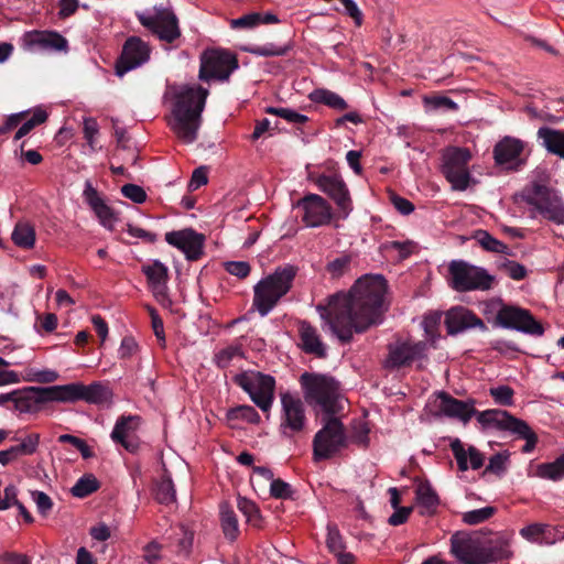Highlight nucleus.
I'll return each mask as SVG.
<instances>
[{
    "label": "nucleus",
    "instance_id": "1",
    "mask_svg": "<svg viewBox=\"0 0 564 564\" xmlns=\"http://www.w3.org/2000/svg\"><path fill=\"white\" fill-rule=\"evenodd\" d=\"M387 289L382 275H365L349 292L329 295L326 304L318 303L316 310L330 332L346 345L351 343L354 334H362L381 323Z\"/></svg>",
    "mask_w": 564,
    "mask_h": 564
},
{
    "label": "nucleus",
    "instance_id": "2",
    "mask_svg": "<svg viewBox=\"0 0 564 564\" xmlns=\"http://www.w3.org/2000/svg\"><path fill=\"white\" fill-rule=\"evenodd\" d=\"M300 383L304 392V399L310 405L318 406L323 412V427L313 440V458H329L348 442L359 447L369 445L370 427L368 422H355L349 437H346L344 425L338 417L344 410V399L339 393V382L333 377L304 372L300 377Z\"/></svg>",
    "mask_w": 564,
    "mask_h": 564
},
{
    "label": "nucleus",
    "instance_id": "3",
    "mask_svg": "<svg viewBox=\"0 0 564 564\" xmlns=\"http://www.w3.org/2000/svg\"><path fill=\"white\" fill-rule=\"evenodd\" d=\"M208 94V89L200 85H184L175 94L172 130L185 143H193L197 139Z\"/></svg>",
    "mask_w": 564,
    "mask_h": 564
},
{
    "label": "nucleus",
    "instance_id": "4",
    "mask_svg": "<svg viewBox=\"0 0 564 564\" xmlns=\"http://www.w3.org/2000/svg\"><path fill=\"white\" fill-rule=\"evenodd\" d=\"M299 268L293 264H283L261 279L253 288L252 306L264 317L290 292L293 286Z\"/></svg>",
    "mask_w": 564,
    "mask_h": 564
},
{
    "label": "nucleus",
    "instance_id": "5",
    "mask_svg": "<svg viewBox=\"0 0 564 564\" xmlns=\"http://www.w3.org/2000/svg\"><path fill=\"white\" fill-rule=\"evenodd\" d=\"M476 419L484 430L508 431L517 434L520 440L525 441L521 445L523 454L531 453L538 443V435L528 423L517 419L506 410L490 409L476 413Z\"/></svg>",
    "mask_w": 564,
    "mask_h": 564
},
{
    "label": "nucleus",
    "instance_id": "6",
    "mask_svg": "<svg viewBox=\"0 0 564 564\" xmlns=\"http://www.w3.org/2000/svg\"><path fill=\"white\" fill-rule=\"evenodd\" d=\"M523 200L543 218L557 225L564 224V200L557 191L533 183L522 194Z\"/></svg>",
    "mask_w": 564,
    "mask_h": 564
},
{
    "label": "nucleus",
    "instance_id": "7",
    "mask_svg": "<svg viewBox=\"0 0 564 564\" xmlns=\"http://www.w3.org/2000/svg\"><path fill=\"white\" fill-rule=\"evenodd\" d=\"M232 381L249 394L262 412L270 411L275 389V379L272 376L249 370L235 375Z\"/></svg>",
    "mask_w": 564,
    "mask_h": 564
},
{
    "label": "nucleus",
    "instance_id": "8",
    "mask_svg": "<svg viewBox=\"0 0 564 564\" xmlns=\"http://www.w3.org/2000/svg\"><path fill=\"white\" fill-rule=\"evenodd\" d=\"M448 271L452 276V286L458 292L488 291L495 282V278L487 270L463 260L452 261Z\"/></svg>",
    "mask_w": 564,
    "mask_h": 564
},
{
    "label": "nucleus",
    "instance_id": "9",
    "mask_svg": "<svg viewBox=\"0 0 564 564\" xmlns=\"http://www.w3.org/2000/svg\"><path fill=\"white\" fill-rule=\"evenodd\" d=\"M238 67V59L234 53L221 48H208L200 55L198 77L203 82L227 80Z\"/></svg>",
    "mask_w": 564,
    "mask_h": 564
},
{
    "label": "nucleus",
    "instance_id": "10",
    "mask_svg": "<svg viewBox=\"0 0 564 564\" xmlns=\"http://www.w3.org/2000/svg\"><path fill=\"white\" fill-rule=\"evenodd\" d=\"M442 173L456 191H465L469 186L470 173L468 163L471 153L466 148L449 147L443 153Z\"/></svg>",
    "mask_w": 564,
    "mask_h": 564
},
{
    "label": "nucleus",
    "instance_id": "11",
    "mask_svg": "<svg viewBox=\"0 0 564 564\" xmlns=\"http://www.w3.org/2000/svg\"><path fill=\"white\" fill-rule=\"evenodd\" d=\"M141 416L133 414L120 415L110 433V438L120 454L138 455L143 446L137 432L141 425Z\"/></svg>",
    "mask_w": 564,
    "mask_h": 564
},
{
    "label": "nucleus",
    "instance_id": "12",
    "mask_svg": "<svg viewBox=\"0 0 564 564\" xmlns=\"http://www.w3.org/2000/svg\"><path fill=\"white\" fill-rule=\"evenodd\" d=\"M310 178L336 204V216L340 219L348 218L354 206L349 189L343 177L337 173H333L311 175Z\"/></svg>",
    "mask_w": 564,
    "mask_h": 564
},
{
    "label": "nucleus",
    "instance_id": "13",
    "mask_svg": "<svg viewBox=\"0 0 564 564\" xmlns=\"http://www.w3.org/2000/svg\"><path fill=\"white\" fill-rule=\"evenodd\" d=\"M495 322L502 328L516 329L531 336L544 334L543 325L534 318L532 313L519 306L502 305L496 314Z\"/></svg>",
    "mask_w": 564,
    "mask_h": 564
},
{
    "label": "nucleus",
    "instance_id": "14",
    "mask_svg": "<svg viewBox=\"0 0 564 564\" xmlns=\"http://www.w3.org/2000/svg\"><path fill=\"white\" fill-rule=\"evenodd\" d=\"M476 401L468 399L467 401L458 400L449 393L441 391L435 394L434 400L427 403L430 412L434 416H447L456 419L464 424L468 423L473 416H476Z\"/></svg>",
    "mask_w": 564,
    "mask_h": 564
},
{
    "label": "nucleus",
    "instance_id": "15",
    "mask_svg": "<svg viewBox=\"0 0 564 564\" xmlns=\"http://www.w3.org/2000/svg\"><path fill=\"white\" fill-rule=\"evenodd\" d=\"M427 343L424 340H397L388 345L384 368L389 370L410 367L414 361L427 358Z\"/></svg>",
    "mask_w": 564,
    "mask_h": 564
},
{
    "label": "nucleus",
    "instance_id": "16",
    "mask_svg": "<svg viewBox=\"0 0 564 564\" xmlns=\"http://www.w3.org/2000/svg\"><path fill=\"white\" fill-rule=\"evenodd\" d=\"M138 20L162 42L173 44L181 37L178 19L170 9H158L153 15L148 17L138 14Z\"/></svg>",
    "mask_w": 564,
    "mask_h": 564
},
{
    "label": "nucleus",
    "instance_id": "17",
    "mask_svg": "<svg viewBox=\"0 0 564 564\" xmlns=\"http://www.w3.org/2000/svg\"><path fill=\"white\" fill-rule=\"evenodd\" d=\"M281 403L280 432L286 437H292L305 429L307 420L304 404L299 398H294L289 393L281 395Z\"/></svg>",
    "mask_w": 564,
    "mask_h": 564
},
{
    "label": "nucleus",
    "instance_id": "18",
    "mask_svg": "<svg viewBox=\"0 0 564 564\" xmlns=\"http://www.w3.org/2000/svg\"><path fill=\"white\" fill-rule=\"evenodd\" d=\"M296 207L302 209V221L307 227L328 225L335 216L330 204L317 194L305 195L296 203Z\"/></svg>",
    "mask_w": 564,
    "mask_h": 564
},
{
    "label": "nucleus",
    "instance_id": "19",
    "mask_svg": "<svg viewBox=\"0 0 564 564\" xmlns=\"http://www.w3.org/2000/svg\"><path fill=\"white\" fill-rule=\"evenodd\" d=\"M150 53L151 48L147 42L138 36L128 37L116 62V74L121 77L126 73L143 65L149 61Z\"/></svg>",
    "mask_w": 564,
    "mask_h": 564
},
{
    "label": "nucleus",
    "instance_id": "20",
    "mask_svg": "<svg viewBox=\"0 0 564 564\" xmlns=\"http://www.w3.org/2000/svg\"><path fill=\"white\" fill-rule=\"evenodd\" d=\"M165 241L185 253L187 260H198L203 254L205 236L192 228L169 231Z\"/></svg>",
    "mask_w": 564,
    "mask_h": 564
},
{
    "label": "nucleus",
    "instance_id": "21",
    "mask_svg": "<svg viewBox=\"0 0 564 564\" xmlns=\"http://www.w3.org/2000/svg\"><path fill=\"white\" fill-rule=\"evenodd\" d=\"M445 325L449 335H456L469 328L487 332L488 327L473 311L464 306L452 307L445 316Z\"/></svg>",
    "mask_w": 564,
    "mask_h": 564
},
{
    "label": "nucleus",
    "instance_id": "22",
    "mask_svg": "<svg viewBox=\"0 0 564 564\" xmlns=\"http://www.w3.org/2000/svg\"><path fill=\"white\" fill-rule=\"evenodd\" d=\"M452 551L462 564H487L485 545L470 539H452Z\"/></svg>",
    "mask_w": 564,
    "mask_h": 564
},
{
    "label": "nucleus",
    "instance_id": "23",
    "mask_svg": "<svg viewBox=\"0 0 564 564\" xmlns=\"http://www.w3.org/2000/svg\"><path fill=\"white\" fill-rule=\"evenodd\" d=\"M524 150V142L512 137H505L494 147V159L498 165L507 163L519 166L523 164L520 159Z\"/></svg>",
    "mask_w": 564,
    "mask_h": 564
},
{
    "label": "nucleus",
    "instance_id": "24",
    "mask_svg": "<svg viewBox=\"0 0 564 564\" xmlns=\"http://www.w3.org/2000/svg\"><path fill=\"white\" fill-rule=\"evenodd\" d=\"M24 43L29 48H50L63 51L67 48V40L55 31H32L24 34Z\"/></svg>",
    "mask_w": 564,
    "mask_h": 564
},
{
    "label": "nucleus",
    "instance_id": "25",
    "mask_svg": "<svg viewBox=\"0 0 564 564\" xmlns=\"http://www.w3.org/2000/svg\"><path fill=\"white\" fill-rule=\"evenodd\" d=\"M83 196L88 206L94 210L100 224L104 227L110 228L113 220V210L105 203L98 191L93 186L89 181H86Z\"/></svg>",
    "mask_w": 564,
    "mask_h": 564
},
{
    "label": "nucleus",
    "instance_id": "26",
    "mask_svg": "<svg viewBox=\"0 0 564 564\" xmlns=\"http://www.w3.org/2000/svg\"><path fill=\"white\" fill-rule=\"evenodd\" d=\"M299 334L302 349L306 354L315 355L318 358H325L326 347L317 333V329L306 321H302L299 326Z\"/></svg>",
    "mask_w": 564,
    "mask_h": 564
},
{
    "label": "nucleus",
    "instance_id": "27",
    "mask_svg": "<svg viewBox=\"0 0 564 564\" xmlns=\"http://www.w3.org/2000/svg\"><path fill=\"white\" fill-rule=\"evenodd\" d=\"M44 387H26L22 390H14L13 409L20 412L31 413L37 412L41 404L46 403L42 400V393L39 390Z\"/></svg>",
    "mask_w": 564,
    "mask_h": 564
},
{
    "label": "nucleus",
    "instance_id": "28",
    "mask_svg": "<svg viewBox=\"0 0 564 564\" xmlns=\"http://www.w3.org/2000/svg\"><path fill=\"white\" fill-rule=\"evenodd\" d=\"M46 402H75L80 400L82 383L44 387L39 390Z\"/></svg>",
    "mask_w": 564,
    "mask_h": 564
},
{
    "label": "nucleus",
    "instance_id": "29",
    "mask_svg": "<svg viewBox=\"0 0 564 564\" xmlns=\"http://www.w3.org/2000/svg\"><path fill=\"white\" fill-rule=\"evenodd\" d=\"M326 545L330 553H333L339 564H354L355 556L346 552V545L338 528L335 524L327 525Z\"/></svg>",
    "mask_w": 564,
    "mask_h": 564
},
{
    "label": "nucleus",
    "instance_id": "30",
    "mask_svg": "<svg viewBox=\"0 0 564 564\" xmlns=\"http://www.w3.org/2000/svg\"><path fill=\"white\" fill-rule=\"evenodd\" d=\"M142 272L153 291L162 293L169 281V269L160 260H154L152 264L142 265Z\"/></svg>",
    "mask_w": 564,
    "mask_h": 564
},
{
    "label": "nucleus",
    "instance_id": "31",
    "mask_svg": "<svg viewBox=\"0 0 564 564\" xmlns=\"http://www.w3.org/2000/svg\"><path fill=\"white\" fill-rule=\"evenodd\" d=\"M487 564L506 561L512 557L511 540L508 536H498L485 545Z\"/></svg>",
    "mask_w": 564,
    "mask_h": 564
},
{
    "label": "nucleus",
    "instance_id": "32",
    "mask_svg": "<svg viewBox=\"0 0 564 564\" xmlns=\"http://www.w3.org/2000/svg\"><path fill=\"white\" fill-rule=\"evenodd\" d=\"M162 476L156 481L154 489V498L161 505H170L175 501L176 492L172 481L171 473L165 467V464H161Z\"/></svg>",
    "mask_w": 564,
    "mask_h": 564
},
{
    "label": "nucleus",
    "instance_id": "33",
    "mask_svg": "<svg viewBox=\"0 0 564 564\" xmlns=\"http://www.w3.org/2000/svg\"><path fill=\"white\" fill-rule=\"evenodd\" d=\"M538 138L543 141V145L550 153L564 159V130L541 127L538 130Z\"/></svg>",
    "mask_w": 564,
    "mask_h": 564
},
{
    "label": "nucleus",
    "instance_id": "34",
    "mask_svg": "<svg viewBox=\"0 0 564 564\" xmlns=\"http://www.w3.org/2000/svg\"><path fill=\"white\" fill-rule=\"evenodd\" d=\"M13 243L21 249H32L35 245V228L28 221H18L11 234Z\"/></svg>",
    "mask_w": 564,
    "mask_h": 564
},
{
    "label": "nucleus",
    "instance_id": "35",
    "mask_svg": "<svg viewBox=\"0 0 564 564\" xmlns=\"http://www.w3.org/2000/svg\"><path fill=\"white\" fill-rule=\"evenodd\" d=\"M226 420L231 427H238L240 422L259 423L260 415L253 406L243 404L229 409L226 413Z\"/></svg>",
    "mask_w": 564,
    "mask_h": 564
},
{
    "label": "nucleus",
    "instance_id": "36",
    "mask_svg": "<svg viewBox=\"0 0 564 564\" xmlns=\"http://www.w3.org/2000/svg\"><path fill=\"white\" fill-rule=\"evenodd\" d=\"M109 388L100 382H94L89 386L82 383L80 400L94 404H105L111 399Z\"/></svg>",
    "mask_w": 564,
    "mask_h": 564
},
{
    "label": "nucleus",
    "instance_id": "37",
    "mask_svg": "<svg viewBox=\"0 0 564 564\" xmlns=\"http://www.w3.org/2000/svg\"><path fill=\"white\" fill-rule=\"evenodd\" d=\"M220 524L227 540L232 542L238 538L240 531L237 516L225 502L220 505Z\"/></svg>",
    "mask_w": 564,
    "mask_h": 564
},
{
    "label": "nucleus",
    "instance_id": "38",
    "mask_svg": "<svg viewBox=\"0 0 564 564\" xmlns=\"http://www.w3.org/2000/svg\"><path fill=\"white\" fill-rule=\"evenodd\" d=\"M416 501L422 508L421 514H430L434 512L436 507L438 506V496L432 489L429 484H419L415 490Z\"/></svg>",
    "mask_w": 564,
    "mask_h": 564
},
{
    "label": "nucleus",
    "instance_id": "39",
    "mask_svg": "<svg viewBox=\"0 0 564 564\" xmlns=\"http://www.w3.org/2000/svg\"><path fill=\"white\" fill-rule=\"evenodd\" d=\"M40 442V434L31 433L26 435L24 438L17 440L14 445H11L9 448L4 449L8 452V458L11 456H30L36 452Z\"/></svg>",
    "mask_w": 564,
    "mask_h": 564
},
{
    "label": "nucleus",
    "instance_id": "40",
    "mask_svg": "<svg viewBox=\"0 0 564 564\" xmlns=\"http://www.w3.org/2000/svg\"><path fill=\"white\" fill-rule=\"evenodd\" d=\"M311 99L314 102L326 105L336 110H345L348 108L347 102L341 96L328 89L314 90L311 95Z\"/></svg>",
    "mask_w": 564,
    "mask_h": 564
},
{
    "label": "nucleus",
    "instance_id": "41",
    "mask_svg": "<svg viewBox=\"0 0 564 564\" xmlns=\"http://www.w3.org/2000/svg\"><path fill=\"white\" fill-rule=\"evenodd\" d=\"M473 238L480 245V247L489 252L508 253V246L502 241L491 236L487 230L478 229L474 232Z\"/></svg>",
    "mask_w": 564,
    "mask_h": 564
},
{
    "label": "nucleus",
    "instance_id": "42",
    "mask_svg": "<svg viewBox=\"0 0 564 564\" xmlns=\"http://www.w3.org/2000/svg\"><path fill=\"white\" fill-rule=\"evenodd\" d=\"M57 441L64 444L65 449L70 454L78 452L82 454L83 458H91L94 456L90 446L80 437L63 434L58 436Z\"/></svg>",
    "mask_w": 564,
    "mask_h": 564
},
{
    "label": "nucleus",
    "instance_id": "43",
    "mask_svg": "<svg viewBox=\"0 0 564 564\" xmlns=\"http://www.w3.org/2000/svg\"><path fill=\"white\" fill-rule=\"evenodd\" d=\"M292 45L290 43L278 46L273 43H267L264 45H253L246 47L245 51L256 56L271 57V56H284L291 51Z\"/></svg>",
    "mask_w": 564,
    "mask_h": 564
},
{
    "label": "nucleus",
    "instance_id": "44",
    "mask_svg": "<svg viewBox=\"0 0 564 564\" xmlns=\"http://www.w3.org/2000/svg\"><path fill=\"white\" fill-rule=\"evenodd\" d=\"M535 476L554 481L564 478V460H553L538 465Z\"/></svg>",
    "mask_w": 564,
    "mask_h": 564
},
{
    "label": "nucleus",
    "instance_id": "45",
    "mask_svg": "<svg viewBox=\"0 0 564 564\" xmlns=\"http://www.w3.org/2000/svg\"><path fill=\"white\" fill-rule=\"evenodd\" d=\"M237 506H238V509L246 517L248 523H250L257 528L261 527L262 517H261L260 510H259L258 506L256 505V502H253L250 499L239 497Z\"/></svg>",
    "mask_w": 564,
    "mask_h": 564
},
{
    "label": "nucleus",
    "instance_id": "46",
    "mask_svg": "<svg viewBox=\"0 0 564 564\" xmlns=\"http://www.w3.org/2000/svg\"><path fill=\"white\" fill-rule=\"evenodd\" d=\"M98 488L99 482L97 478L93 475H85L76 481L70 492L74 497L85 498L91 495L93 492L97 491Z\"/></svg>",
    "mask_w": 564,
    "mask_h": 564
},
{
    "label": "nucleus",
    "instance_id": "47",
    "mask_svg": "<svg viewBox=\"0 0 564 564\" xmlns=\"http://www.w3.org/2000/svg\"><path fill=\"white\" fill-rule=\"evenodd\" d=\"M243 356L242 349L240 346H227L224 349H220L215 354L214 361L216 366L220 369H226L230 366L231 361L235 358H241Z\"/></svg>",
    "mask_w": 564,
    "mask_h": 564
},
{
    "label": "nucleus",
    "instance_id": "48",
    "mask_svg": "<svg viewBox=\"0 0 564 564\" xmlns=\"http://www.w3.org/2000/svg\"><path fill=\"white\" fill-rule=\"evenodd\" d=\"M265 112L283 118L290 123L303 124L308 121V118L305 115L299 113L290 108L268 107L265 108Z\"/></svg>",
    "mask_w": 564,
    "mask_h": 564
},
{
    "label": "nucleus",
    "instance_id": "49",
    "mask_svg": "<svg viewBox=\"0 0 564 564\" xmlns=\"http://www.w3.org/2000/svg\"><path fill=\"white\" fill-rule=\"evenodd\" d=\"M495 513L496 508L488 506L480 509L464 512L463 521L469 525H475L490 519Z\"/></svg>",
    "mask_w": 564,
    "mask_h": 564
},
{
    "label": "nucleus",
    "instance_id": "50",
    "mask_svg": "<svg viewBox=\"0 0 564 564\" xmlns=\"http://www.w3.org/2000/svg\"><path fill=\"white\" fill-rule=\"evenodd\" d=\"M489 394L492 397L495 403L502 406H510L513 404L514 391L509 386H498L490 388Z\"/></svg>",
    "mask_w": 564,
    "mask_h": 564
},
{
    "label": "nucleus",
    "instance_id": "51",
    "mask_svg": "<svg viewBox=\"0 0 564 564\" xmlns=\"http://www.w3.org/2000/svg\"><path fill=\"white\" fill-rule=\"evenodd\" d=\"M24 381L28 382H39V383H52L58 379V373L54 370H40L34 371L30 369L26 371L24 376Z\"/></svg>",
    "mask_w": 564,
    "mask_h": 564
},
{
    "label": "nucleus",
    "instance_id": "52",
    "mask_svg": "<svg viewBox=\"0 0 564 564\" xmlns=\"http://www.w3.org/2000/svg\"><path fill=\"white\" fill-rule=\"evenodd\" d=\"M31 497L36 505L37 512L42 517H47L53 509V501L50 496L43 491L35 490L31 492Z\"/></svg>",
    "mask_w": 564,
    "mask_h": 564
},
{
    "label": "nucleus",
    "instance_id": "53",
    "mask_svg": "<svg viewBox=\"0 0 564 564\" xmlns=\"http://www.w3.org/2000/svg\"><path fill=\"white\" fill-rule=\"evenodd\" d=\"M424 102L433 109H445L448 111H456L458 109L457 104L446 96L425 97Z\"/></svg>",
    "mask_w": 564,
    "mask_h": 564
},
{
    "label": "nucleus",
    "instance_id": "54",
    "mask_svg": "<svg viewBox=\"0 0 564 564\" xmlns=\"http://www.w3.org/2000/svg\"><path fill=\"white\" fill-rule=\"evenodd\" d=\"M270 495L275 499H289L292 498L293 490L288 482L273 478L270 484Z\"/></svg>",
    "mask_w": 564,
    "mask_h": 564
},
{
    "label": "nucleus",
    "instance_id": "55",
    "mask_svg": "<svg viewBox=\"0 0 564 564\" xmlns=\"http://www.w3.org/2000/svg\"><path fill=\"white\" fill-rule=\"evenodd\" d=\"M99 132V127L97 123V120L94 118H85L84 119V127H83V133L84 138L86 139L89 148L95 151L96 150V135Z\"/></svg>",
    "mask_w": 564,
    "mask_h": 564
},
{
    "label": "nucleus",
    "instance_id": "56",
    "mask_svg": "<svg viewBox=\"0 0 564 564\" xmlns=\"http://www.w3.org/2000/svg\"><path fill=\"white\" fill-rule=\"evenodd\" d=\"M562 540H564V531L550 524L543 525V531L540 540L541 545H551Z\"/></svg>",
    "mask_w": 564,
    "mask_h": 564
},
{
    "label": "nucleus",
    "instance_id": "57",
    "mask_svg": "<svg viewBox=\"0 0 564 564\" xmlns=\"http://www.w3.org/2000/svg\"><path fill=\"white\" fill-rule=\"evenodd\" d=\"M121 193L124 197L131 199L133 203L142 204L147 199L145 191L135 184H124L121 187Z\"/></svg>",
    "mask_w": 564,
    "mask_h": 564
},
{
    "label": "nucleus",
    "instance_id": "58",
    "mask_svg": "<svg viewBox=\"0 0 564 564\" xmlns=\"http://www.w3.org/2000/svg\"><path fill=\"white\" fill-rule=\"evenodd\" d=\"M225 270L239 279H246L251 271V267L247 261H228L225 263Z\"/></svg>",
    "mask_w": 564,
    "mask_h": 564
},
{
    "label": "nucleus",
    "instance_id": "59",
    "mask_svg": "<svg viewBox=\"0 0 564 564\" xmlns=\"http://www.w3.org/2000/svg\"><path fill=\"white\" fill-rule=\"evenodd\" d=\"M260 25V13L252 12L245 14L238 19L231 20V28L234 29H253Z\"/></svg>",
    "mask_w": 564,
    "mask_h": 564
},
{
    "label": "nucleus",
    "instance_id": "60",
    "mask_svg": "<svg viewBox=\"0 0 564 564\" xmlns=\"http://www.w3.org/2000/svg\"><path fill=\"white\" fill-rule=\"evenodd\" d=\"M349 264L350 257L343 256L330 261L327 264L326 270L333 278H338L344 274V272L348 269Z\"/></svg>",
    "mask_w": 564,
    "mask_h": 564
},
{
    "label": "nucleus",
    "instance_id": "61",
    "mask_svg": "<svg viewBox=\"0 0 564 564\" xmlns=\"http://www.w3.org/2000/svg\"><path fill=\"white\" fill-rule=\"evenodd\" d=\"M29 111H20L17 113L9 115L4 118L3 124L0 126V135L7 134L12 129L17 128L23 120L26 119Z\"/></svg>",
    "mask_w": 564,
    "mask_h": 564
},
{
    "label": "nucleus",
    "instance_id": "62",
    "mask_svg": "<svg viewBox=\"0 0 564 564\" xmlns=\"http://www.w3.org/2000/svg\"><path fill=\"white\" fill-rule=\"evenodd\" d=\"M501 268L513 280L520 281L527 276L525 267L516 261L506 260Z\"/></svg>",
    "mask_w": 564,
    "mask_h": 564
},
{
    "label": "nucleus",
    "instance_id": "63",
    "mask_svg": "<svg viewBox=\"0 0 564 564\" xmlns=\"http://www.w3.org/2000/svg\"><path fill=\"white\" fill-rule=\"evenodd\" d=\"M543 525V523L529 524L520 530V535L532 543L540 544Z\"/></svg>",
    "mask_w": 564,
    "mask_h": 564
},
{
    "label": "nucleus",
    "instance_id": "64",
    "mask_svg": "<svg viewBox=\"0 0 564 564\" xmlns=\"http://www.w3.org/2000/svg\"><path fill=\"white\" fill-rule=\"evenodd\" d=\"M139 349V346L133 337L126 336L122 338L118 354L120 359H129L132 357Z\"/></svg>",
    "mask_w": 564,
    "mask_h": 564
}]
</instances>
